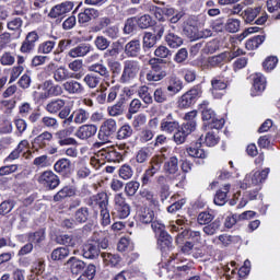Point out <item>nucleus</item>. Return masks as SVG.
I'll list each match as a JSON object with an SVG mask.
<instances>
[{
  "mask_svg": "<svg viewBox=\"0 0 280 280\" xmlns=\"http://www.w3.org/2000/svg\"><path fill=\"white\" fill-rule=\"evenodd\" d=\"M139 71H141V66L137 60H126L124 62L122 72L118 79L119 84H132L135 80H137V75H139Z\"/></svg>",
  "mask_w": 280,
  "mask_h": 280,
  "instance_id": "f257e3e1",
  "label": "nucleus"
},
{
  "mask_svg": "<svg viewBox=\"0 0 280 280\" xmlns=\"http://www.w3.org/2000/svg\"><path fill=\"white\" fill-rule=\"evenodd\" d=\"M151 69L147 72V81L149 82H161L164 78H167V71L163 66V59L152 58L149 60Z\"/></svg>",
  "mask_w": 280,
  "mask_h": 280,
  "instance_id": "f03ea898",
  "label": "nucleus"
},
{
  "mask_svg": "<svg viewBox=\"0 0 280 280\" xmlns=\"http://www.w3.org/2000/svg\"><path fill=\"white\" fill-rule=\"evenodd\" d=\"M200 241V232H191L189 230L183 231L176 237V243L183 250V253H190L194 248V244Z\"/></svg>",
  "mask_w": 280,
  "mask_h": 280,
  "instance_id": "7ed1b4c3",
  "label": "nucleus"
},
{
  "mask_svg": "<svg viewBox=\"0 0 280 280\" xmlns=\"http://www.w3.org/2000/svg\"><path fill=\"white\" fill-rule=\"evenodd\" d=\"M200 97H202V86L196 85L179 97L178 108H191Z\"/></svg>",
  "mask_w": 280,
  "mask_h": 280,
  "instance_id": "20e7f679",
  "label": "nucleus"
},
{
  "mask_svg": "<svg viewBox=\"0 0 280 280\" xmlns=\"http://www.w3.org/2000/svg\"><path fill=\"white\" fill-rule=\"evenodd\" d=\"M268 174H270L269 168H265L262 171H252L245 176L241 188L248 189V187H257L258 185H261V183L268 178Z\"/></svg>",
  "mask_w": 280,
  "mask_h": 280,
  "instance_id": "39448f33",
  "label": "nucleus"
},
{
  "mask_svg": "<svg viewBox=\"0 0 280 280\" xmlns=\"http://www.w3.org/2000/svg\"><path fill=\"white\" fill-rule=\"evenodd\" d=\"M18 115L22 117V119H25L28 117V121L31 124H36L42 117V114L39 110H34V107L32 106V103L23 102L18 107Z\"/></svg>",
  "mask_w": 280,
  "mask_h": 280,
  "instance_id": "423d86ee",
  "label": "nucleus"
},
{
  "mask_svg": "<svg viewBox=\"0 0 280 280\" xmlns=\"http://www.w3.org/2000/svg\"><path fill=\"white\" fill-rule=\"evenodd\" d=\"M75 7L73 1H65L52 7L48 13L49 19H65Z\"/></svg>",
  "mask_w": 280,
  "mask_h": 280,
  "instance_id": "0eeeda50",
  "label": "nucleus"
},
{
  "mask_svg": "<svg viewBox=\"0 0 280 280\" xmlns=\"http://www.w3.org/2000/svg\"><path fill=\"white\" fill-rule=\"evenodd\" d=\"M91 117V114L84 109L79 108L72 112V114L68 117V119L62 121L63 126H71V124H77L78 126H81V124H86Z\"/></svg>",
  "mask_w": 280,
  "mask_h": 280,
  "instance_id": "6e6552de",
  "label": "nucleus"
},
{
  "mask_svg": "<svg viewBox=\"0 0 280 280\" xmlns=\"http://www.w3.org/2000/svg\"><path fill=\"white\" fill-rule=\"evenodd\" d=\"M116 130H117V121H115V119L113 118H109L101 125L98 130V139L101 141H106L108 137H110L112 135H115Z\"/></svg>",
  "mask_w": 280,
  "mask_h": 280,
  "instance_id": "1a4fd4ad",
  "label": "nucleus"
},
{
  "mask_svg": "<svg viewBox=\"0 0 280 280\" xmlns=\"http://www.w3.org/2000/svg\"><path fill=\"white\" fill-rule=\"evenodd\" d=\"M37 180L40 185H44V187H48V189H56V187L60 185V179H58V176L51 171H45L42 173Z\"/></svg>",
  "mask_w": 280,
  "mask_h": 280,
  "instance_id": "9d476101",
  "label": "nucleus"
},
{
  "mask_svg": "<svg viewBox=\"0 0 280 280\" xmlns=\"http://www.w3.org/2000/svg\"><path fill=\"white\" fill-rule=\"evenodd\" d=\"M152 229L153 231H155V233H160V236L158 240V244L160 248H162L163 250H165V248H170V246H172V236H170V234H167V232L163 230L164 229L163 225L156 222H153Z\"/></svg>",
  "mask_w": 280,
  "mask_h": 280,
  "instance_id": "9b49d317",
  "label": "nucleus"
},
{
  "mask_svg": "<svg viewBox=\"0 0 280 280\" xmlns=\"http://www.w3.org/2000/svg\"><path fill=\"white\" fill-rule=\"evenodd\" d=\"M40 36L36 31L27 33L24 42L21 45L20 51L22 54H32V50L36 48V43H38Z\"/></svg>",
  "mask_w": 280,
  "mask_h": 280,
  "instance_id": "f8f14e48",
  "label": "nucleus"
},
{
  "mask_svg": "<svg viewBox=\"0 0 280 280\" xmlns=\"http://www.w3.org/2000/svg\"><path fill=\"white\" fill-rule=\"evenodd\" d=\"M229 86V83L225 81H222L219 79V77H214L211 80V94L215 100H222L224 97V93L226 91V88Z\"/></svg>",
  "mask_w": 280,
  "mask_h": 280,
  "instance_id": "ddd939ff",
  "label": "nucleus"
},
{
  "mask_svg": "<svg viewBox=\"0 0 280 280\" xmlns=\"http://www.w3.org/2000/svg\"><path fill=\"white\" fill-rule=\"evenodd\" d=\"M62 89L68 93V95H83L85 91L84 85L75 80L66 81L62 84Z\"/></svg>",
  "mask_w": 280,
  "mask_h": 280,
  "instance_id": "4468645a",
  "label": "nucleus"
},
{
  "mask_svg": "<svg viewBox=\"0 0 280 280\" xmlns=\"http://www.w3.org/2000/svg\"><path fill=\"white\" fill-rule=\"evenodd\" d=\"M91 44L82 43L77 47L71 48L68 52V56H70V58H84V56L91 54Z\"/></svg>",
  "mask_w": 280,
  "mask_h": 280,
  "instance_id": "2eb2a0df",
  "label": "nucleus"
},
{
  "mask_svg": "<svg viewBox=\"0 0 280 280\" xmlns=\"http://www.w3.org/2000/svg\"><path fill=\"white\" fill-rule=\"evenodd\" d=\"M75 135L78 139H82V140L91 139V137H95V135H97V126L83 125L79 127Z\"/></svg>",
  "mask_w": 280,
  "mask_h": 280,
  "instance_id": "dca6fc26",
  "label": "nucleus"
},
{
  "mask_svg": "<svg viewBox=\"0 0 280 280\" xmlns=\"http://www.w3.org/2000/svg\"><path fill=\"white\" fill-rule=\"evenodd\" d=\"M125 54L128 58H137L141 54V42L132 39L125 45Z\"/></svg>",
  "mask_w": 280,
  "mask_h": 280,
  "instance_id": "f3484780",
  "label": "nucleus"
},
{
  "mask_svg": "<svg viewBox=\"0 0 280 280\" xmlns=\"http://www.w3.org/2000/svg\"><path fill=\"white\" fill-rule=\"evenodd\" d=\"M166 91H168L171 95H176L183 91V81L176 75L168 77Z\"/></svg>",
  "mask_w": 280,
  "mask_h": 280,
  "instance_id": "a211bd4d",
  "label": "nucleus"
},
{
  "mask_svg": "<svg viewBox=\"0 0 280 280\" xmlns=\"http://www.w3.org/2000/svg\"><path fill=\"white\" fill-rule=\"evenodd\" d=\"M100 16V11L93 9V8H88L84 9L83 12L79 13L78 15V21L80 25H84L86 23H90L93 19H97Z\"/></svg>",
  "mask_w": 280,
  "mask_h": 280,
  "instance_id": "6ab92c4d",
  "label": "nucleus"
},
{
  "mask_svg": "<svg viewBox=\"0 0 280 280\" xmlns=\"http://www.w3.org/2000/svg\"><path fill=\"white\" fill-rule=\"evenodd\" d=\"M82 252L85 259H92V257H95L100 253V244L96 241H89L83 245Z\"/></svg>",
  "mask_w": 280,
  "mask_h": 280,
  "instance_id": "aec40b11",
  "label": "nucleus"
},
{
  "mask_svg": "<svg viewBox=\"0 0 280 280\" xmlns=\"http://www.w3.org/2000/svg\"><path fill=\"white\" fill-rule=\"evenodd\" d=\"M261 12V7H248L242 13L241 16L245 21V23H253L259 16Z\"/></svg>",
  "mask_w": 280,
  "mask_h": 280,
  "instance_id": "412c9836",
  "label": "nucleus"
},
{
  "mask_svg": "<svg viewBox=\"0 0 280 280\" xmlns=\"http://www.w3.org/2000/svg\"><path fill=\"white\" fill-rule=\"evenodd\" d=\"M183 34L189 38V40H200V31L198 26L189 24V22L184 23Z\"/></svg>",
  "mask_w": 280,
  "mask_h": 280,
  "instance_id": "4be33fe9",
  "label": "nucleus"
},
{
  "mask_svg": "<svg viewBox=\"0 0 280 280\" xmlns=\"http://www.w3.org/2000/svg\"><path fill=\"white\" fill-rule=\"evenodd\" d=\"M65 104L67 102L62 98H55L50 101L48 104L45 106V110L49 113L50 115H56L60 113V109L65 108Z\"/></svg>",
  "mask_w": 280,
  "mask_h": 280,
  "instance_id": "5701e85b",
  "label": "nucleus"
},
{
  "mask_svg": "<svg viewBox=\"0 0 280 280\" xmlns=\"http://www.w3.org/2000/svg\"><path fill=\"white\" fill-rule=\"evenodd\" d=\"M229 58H231V52H221L217 56H212L208 58V65L210 67H222L224 65V62H226L228 60H230Z\"/></svg>",
  "mask_w": 280,
  "mask_h": 280,
  "instance_id": "b1692460",
  "label": "nucleus"
},
{
  "mask_svg": "<svg viewBox=\"0 0 280 280\" xmlns=\"http://www.w3.org/2000/svg\"><path fill=\"white\" fill-rule=\"evenodd\" d=\"M52 78L55 82H67V80H71L73 75L71 72H69V69H67L65 66H57V69L55 70V73L52 74Z\"/></svg>",
  "mask_w": 280,
  "mask_h": 280,
  "instance_id": "393cba45",
  "label": "nucleus"
},
{
  "mask_svg": "<svg viewBox=\"0 0 280 280\" xmlns=\"http://www.w3.org/2000/svg\"><path fill=\"white\" fill-rule=\"evenodd\" d=\"M43 91H48L50 94V97H58L59 95H62V86L58 84H54V81L47 80L42 85Z\"/></svg>",
  "mask_w": 280,
  "mask_h": 280,
  "instance_id": "a878e982",
  "label": "nucleus"
},
{
  "mask_svg": "<svg viewBox=\"0 0 280 280\" xmlns=\"http://www.w3.org/2000/svg\"><path fill=\"white\" fill-rule=\"evenodd\" d=\"M85 266L84 261L77 258H70L66 264V268L70 270L72 275H80Z\"/></svg>",
  "mask_w": 280,
  "mask_h": 280,
  "instance_id": "bb28decb",
  "label": "nucleus"
},
{
  "mask_svg": "<svg viewBox=\"0 0 280 280\" xmlns=\"http://www.w3.org/2000/svg\"><path fill=\"white\" fill-rule=\"evenodd\" d=\"M89 71L97 73L101 75V78H110V70H108V67H106L104 63H93L89 67Z\"/></svg>",
  "mask_w": 280,
  "mask_h": 280,
  "instance_id": "cd10ccee",
  "label": "nucleus"
},
{
  "mask_svg": "<svg viewBox=\"0 0 280 280\" xmlns=\"http://www.w3.org/2000/svg\"><path fill=\"white\" fill-rule=\"evenodd\" d=\"M264 40H266L265 35L254 36L246 42L245 47L248 51H254L259 48V45H262Z\"/></svg>",
  "mask_w": 280,
  "mask_h": 280,
  "instance_id": "c85d7f7f",
  "label": "nucleus"
},
{
  "mask_svg": "<svg viewBox=\"0 0 280 280\" xmlns=\"http://www.w3.org/2000/svg\"><path fill=\"white\" fill-rule=\"evenodd\" d=\"M124 100H120L116 104L107 107V113L109 117H120V115H124Z\"/></svg>",
  "mask_w": 280,
  "mask_h": 280,
  "instance_id": "c756f323",
  "label": "nucleus"
},
{
  "mask_svg": "<svg viewBox=\"0 0 280 280\" xmlns=\"http://www.w3.org/2000/svg\"><path fill=\"white\" fill-rule=\"evenodd\" d=\"M253 86L257 93H264L266 91V77L261 73H256L253 78Z\"/></svg>",
  "mask_w": 280,
  "mask_h": 280,
  "instance_id": "7c9ffc66",
  "label": "nucleus"
},
{
  "mask_svg": "<svg viewBox=\"0 0 280 280\" xmlns=\"http://www.w3.org/2000/svg\"><path fill=\"white\" fill-rule=\"evenodd\" d=\"M138 97L144 102V104H152L154 100L152 98V94L150 93V88L148 85H141L138 89Z\"/></svg>",
  "mask_w": 280,
  "mask_h": 280,
  "instance_id": "2f4dec72",
  "label": "nucleus"
},
{
  "mask_svg": "<svg viewBox=\"0 0 280 280\" xmlns=\"http://www.w3.org/2000/svg\"><path fill=\"white\" fill-rule=\"evenodd\" d=\"M107 67L112 73V78H118V75H121V62L115 59H107Z\"/></svg>",
  "mask_w": 280,
  "mask_h": 280,
  "instance_id": "473e14b6",
  "label": "nucleus"
},
{
  "mask_svg": "<svg viewBox=\"0 0 280 280\" xmlns=\"http://www.w3.org/2000/svg\"><path fill=\"white\" fill-rule=\"evenodd\" d=\"M168 47L176 49L183 45V37L176 35V33H168L165 37Z\"/></svg>",
  "mask_w": 280,
  "mask_h": 280,
  "instance_id": "72a5a7b5",
  "label": "nucleus"
},
{
  "mask_svg": "<svg viewBox=\"0 0 280 280\" xmlns=\"http://www.w3.org/2000/svg\"><path fill=\"white\" fill-rule=\"evenodd\" d=\"M94 46L98 51H106L110 47V40L104 35H98L94 39Z\"/></svg>",
  "mask_w": 280,
  "mask_h": 280,
  "instance_id": "f704fd0d",
  "label": "nucleus"
},
{
  "mask_svg": "<svg viewBox=\"0 0 280 280\" xmlns=\"http://www.w3.org/2000/svg\"><path fill=\"white\" fill-rule=\"evenodd\" d=\"M242 25V21L237 19L230 18L228 19L224 27L226 32H230V34H236V32H240V27Z\"/></svg>",
  "mask_w": 280,
  "mask_h": 280,
  "instance_id": "c9c22d12",
  "label": "nucleus"
},
{
  "mask_svg": "<svg viewBox=\"0 0 280 280\" xmlns=\"http://www.w3.org/2000/svg\"><path fill=\"white\" fill-rule=\"evenodd\" d=\"M153 100L156 104H165V102L170 100V95H167V91H165V89L158 88L153 93Z\"/></svg>",
  "mask_w": 280,
  "mask_h": 280,
  "instance_id": "e433bc0d",
  "label": "nucleus"
},
{
  "mask_svg": "<svg viewBox=\"0 0 280 280\" xmlns=\"http://www.w3.org/2000/svg\"><path fill=\"white\" fill-rule=\"evenodd\" d=\"M178 128H180L178 121H162L160 126L162 132H167L168 135H172V132H176Z\"/></svg>",
  "mask_w": 280,
  "mask_h": 280,
  "instance_id": "4c0bfd02",
  "label": "nucleus"
},
{
  "mask_svg": "<svg viewBox=\"0 0 280 280\" xmlns=\"http://www.w3.org/2000/svg\"><path fill=\"white\" fill-rule=\"evenodd\" d=\"M136 23L140 30H148V27H152L154 22L152 21V16L144 14L138 19H136Z\"/></svg>",
  "mask_w": 280,
  "mask_h": 280,
  "instance_id": "58836bf2",
  "label": "nucleus"
},
{
  "mask_svg": "<svg viewBox=\"0 0 280 280\" xmlns=\"http://www.w3.org/2000/svg\"><path fill=\"white\" fill-rule=\"evenodd\" d=\"M202 148L201 142H196L195 147H190L188 149L189 156H194L195 159H205V150L200 149Z\"/></svg>",
  "mask_w": 280,
  "mask_h": 280,
  "instance_id": "ea45409f",
  "label": "nucleus"
},
{
  "mask_svg": "<svg viewBox=\"0 0 280 280\" xmlns=\"http://www.w3.org/2000/svg\"><path fill=\"white\" fill-rule=\"evenodd\" d=\"M83 82L89 89H97L100 86V77L89 73L83 78Z\"/></svg>",
  "mask_w": 280,
  "mask_h": 280,
  "instance_id": "a19ab883",
  "label": "nucleus"
},
{
  "mask_svg": "<svg viewBox=\"0 0 280 280\" xmlns=\"http://www.w3.org/2000/svg\"><path fill=\"white\" fill-rule=\"evenodd\" d=\"M231 186L226 185L224 186L223 190H219L214 197V203L218 205L219 207H222L226 205V192Z\"/></svg>",
  "mask_w": 280,
  "mask_h": 280,
  "instance_id": "79ce46f5",
  "label": "nucleus"
},
{
  "mask_svg": "<svg viewBox=\"0 0 280 280\" xmlns=\"http://www.w3.org/2000/svg\"><path fill=\"white\" fill-rule=\"evenodd\" d=\"M117 211L120 213V218H128L130 215V207L124 203V199L121 197L116 198Z\"/></svg>",
  "mask_w": 280,
  "mask_h": 280,
  "instance_id": "37998d69",
  "label": "nucleus"
},
{
  "mask_svg": "<svg viewBox=\"0 0 280 280\" xmlns=\"http://www.w3.org/2000/svg\"><path fill=\"white\" fill-rule=\"evenodd\" d=\"M156 45V35L145 32L143 35V49H152Z\"/></svg>",
  "mask_w": 280,
  "mask_h": 280,
  "instance_id": "c03bdc74",
  "label": "nucleus"
},
{
  "mask_svg": "<svg viewBox=\"0 0 280 280\" xmlns=\"http://www.w3.org/2000/svg\"><path fill=\"white\" fill-rule=\"evenodd\" d=\"M65 257H69V249L66 247L57 248L51 253V259L54 261H60L61 259H65Z\"/></svg>",
  "mask_w": 280,
  "mask_h": 280,
  "instance_id": "a18cd8bd",
  "label": "nucleus"
},
{
  "mask_svg": "<svg viewBox=\"0 0 280 280\" xmlns=\"http://www.w3.org/2000/svg\"><path fill=\"white\" fill-rule=\"evenodd\" d=\"M75 195V189L65 187L58 194L55 195L54 199L56 202L62 200V198H68Z\"/></svg>",
  "mask_w": 280,
  "mask_h": 280,
  "instance_id": "49530a36",
  "label": "nucleus"
},
{
  "mask_svg": "<svg viewBox=\"0 0 280 280\" xmlns=\"http://www.w3.org/2000/svg\"><path fill=\"white\" fill-rule=\"evenodd\" d=\"M102 259L105 266H117L119 264V257L109 254V253H102Z\"/></svg>",
  "mask_w": 280,
  "mask_h": 280,
  "instance_id": "de8ad7c7",
  "label": "nucleus"
},
{
  "mask_svg": "<svg viewBox=\"0 0 280 280\" xmlns=\"http://www.w3.org/2000/svg\"><path fill=\"white\" fill-rule=\"evenodd\" d=\"M113 24V20L108 16H103L98 20L97 25L94 27V32H102V30L108 28Z\"/></svg>",
  "mask_w": 280,
  "mask_h": 280,
  "instance_id": "09e8293b",
  "label": "nucleus"
},
{
  "mask_svg": "<svg viewBox=\"0 0 280 280\" xmlns=\"http://www.w3.org/2000/svg\"><path fill=\"white\" fill-rule=\"evenodd\" d=\"M54 47H56L55 40H47L39 45L38 52L39 54H51L54 51Z\"/></svg>",
  "mask_w": 280,
  "mask_h": 280,
  "instance_id": "8fccbe9b",
  "label": "nucleus"
},
{
  "mask_svg": "<svg viewBox=\"0 0 280 280\" xmlns=\"http://www.w3.org/2000/svg\"><path fill=\"white\" fill-rule=\"evenodd\" d=\"M117 250H119V253H130V250H132L130 240H128L127 237L120 238L117 245Z\"/></svg>",
  "mask_w": 280,
  "mask_h": 280,
  "instance_id": "3c124183",
  "label": "nucleus"
},
{
  "mask_svg": "<svg viewBox=\"0 0 280 280\" xmlns=\"http://www.w3.org/2000/svg\"><path fill=\"white\" fill-rule=\"evenodd\" d=\"M137 30V18H129L125 22L124 34H132Z\"/></svg>",
  "mask_w": 280,
  "mask_h": 280,
  "instance_id": "603ef678",
  "label": "nucleus"
},
{
  "mask_svg": "<svg viewBox=\"0 0 280 280\" xmlns=\"http://www.w3.org/2000/svg\"><path fill=\"white\" fill-rule=\"evenodd\" d=\"M73 47V39H61L56 49V54H62Z\"/></svg>",
  "mask_w": 280,
  "mask_h": 280,
  "instance_id": "864d4df0",
  "label": "nucleus"
},
{
  "mask_svg": "<svg viewBox=\"0 0 280 280\" xmlns=\"http://www.w3.org/2000/svg\"><path fill=\"white\" fill-rule=\"evenodd\" d=\"M130 137H132V127H130L129 125L122 126L117 132V139L119 140L128 139Z\"/></svg>",
  "mask_w": 280,
  "mask_h": 280,
  "instance_id": "5fc2aeb1",
  "label": "nucleus"
},
{
  "mask_svg": "<svg viewBox=\"0 0 280 280\" xmlns=\"http://www.w3.org/2000/svg\"><path fill=\"white\" fill-rule=\"evenodd\" d=\"M103 34H105L107 38L116 40V38H119V27H117L116 25L109 26L103 31Z\"/></svg>",
  "mask_w": 280,
  "mask_h": 280,
  "instance_id": "6e6d98bb",
  "label": "nucleus"
},
{
  "mask_svg": "<svg viewBox=\"0 0 280 280\" xmlns=\"http://www.w3.org/2000/svg\"><path fill=\"white\" fill-rule=\"evenodd\" d=\"M165 172L168 174H176V172H178V159L171 158L168 163L165 164Z\"/></svg>",
  "mask_w": 280,
  "mask_h": 280,
  "instance_id": "4d7b16f0",
  "label": "nucleus"
},
{
  "mask_svg": "<svg viewBox=\"0 0 280 280\" xmlns=\"http://www.w3.org/2000/svg\"><path fill=\"white\" fill-rule=\"evenodd\" d=\"M42 126L45 128H58V119L51 116H44L42 118Z\"/></svg>",
  "mask_w": 280,
  "mask_h": 280,
  "instance_id": "13d9d810",
  "label": "nucleus"
},
{
  "mask_svg": "<svg viewBox=\"0 0 280 280\" xmlns=\"http://www.w3.org/2000/svg\"><path fill=\"white\" fill-rule=\"evenodd\" d=\"M277 62H279V59L277 57H268L264 62L262 67L265 71H272L275 67H277Z\"/></svg>",
  "mask_w": 280,
  "mask_h": 280,
  "instance_id": "bf43d9fd",
  "label": "nucleus"
},
{
  "mask_svg": "<svg viewBox=\"0 0 280 280\" xmlns=\"http://www.w3.org/2000/svg\"><path fill=\"white\" fill-rule=\"evenodd\" d=\"M132 167H130L129 165H122L119 170V176L124 180H129V178H132Z\"/></svg>",
  "mask_w": 280,
  "mask_h": 280,
  "instance_id": "052dcab7",
  "label": "nucleus"
},
{
  "mask_svg": "<svg viewBox=\"0 0 280 280\" xmlns=\"http://www.w3.org/2000/svg\"><path fill=\"white\" fill-rule=\"evenodd\" d=\"M139 182H129L125 187L126 194H128V196H135V194L139 191Z\"/></svg>",
  "mask_w": 280,
  "mask_h": 280,
  "instance_id": "680f3d73",
  "label": "nucleus"
},
{
  "mask_svg": "<svg viewBox=\"0 0 280 280\" xmlns=\"http://www.w3.org/2000/svg\"><path fill=\"white\" fill-rule=\"evenodd\" d=\"M73 132V128L70 129H63L56 133L57 139H60V141H75L73 138H67L69 135Z\"/></svg>",
  "mask_w": 280,
  "mask_h": 280,
  "instance_id": "e2e57ef3",
  "label": "nucleus"
},
{
  "mask_svg": "<svg viewBox=\"0 0 280 280\" xmlns=\"http://www.w3.org/2000/svg\"><path fill=\"white\" fill-rule=\"evenodd\" d=\"M140 220L144 224H150V222L154 221V211L150 209H144L143 213L140 217Z\"/></svg>",
  "mask_w": 280,
  "mask_h": 280,
  "instance_id": "0e129e2a",
  "label": "nucleus"
},
{
  "mask_svg": "<svg viewBox=\"0 0 280 280\" xmlns=\"http://www.w3.org/2000/svg\"><path fill=\"white\" fill-rule=\"evenodd\" d=\"M188 57L189 52L187 51V48H182L176 52L174 60L177 63H182L185 62V60H187Z\"/></svg>",
  "mask_w": 280,
  "mask_h": 280,
  "instance_id": "69168bd1",
  "label": "nucleus"
},
{
  "mask_svg": "<svg viewBox=\"0 0 280 280\" xmlns=\"http://www.w3.org/2000/svg\"><path fill=\"white\" fill-rule=\"evenodd\" d=\"M60 242L65 246H75L78 244V240L71 235H61L60 236Z\"/></svg>",
  "mask_w": 280,
  "mask_h": 280,
  "instance_id": "338daca9",
  "label": "nucleus"
},
{
  "mask_svg": "<svg viewBox=\"0 0 280 280\" xmlns=\"http://www.w3.org/2000/svg\"><path fill=\"white\" fill-rule=\"evenodd\" d=\"M197 220L199 224H209L213 221V215H211V213L209 212H201L199 213Z\"/></svg>",
  "mask_w": 280,
  "mask_h": 280,
  "instance_id": "774afa93",
  "label": "nucleus"
}]
</instances>
